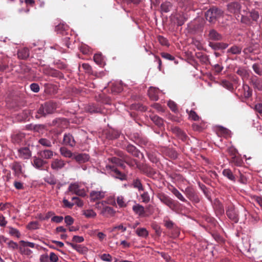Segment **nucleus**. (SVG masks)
Wrapping results in <instances>:
<instances>
[{
  "label": "nucleus",
  "mask_w": 262,
  "mask_h": 262,
  "mask_svg": "<svg viewBox=\"0 0 262 262\" xmlns=\"http://www.w3.org/2000/svg\"><path fill=\"white\" fill-rule=\"evenodd\" d=\"M8 58L5 57L3 59L0 58V71H3L8 68Z\"/></svg>",
  "instance_id": "nucleus-42"
},
{
  "label": "nucleus",
  "mask_w": 262,
  "mask_h": 262,
  "mask_svg": "<svg viewBox=\"0 0 262 262\" xmlns=\"http://www.w3.org/2000/svg\"><path fill=\"white\" fill-rule=\"evenodd\" d=\"M9 233L13 236H15L17 238H19L20 236V233L19 231L16 228L13 227H9Z\"/></svg>",
  "instance_id": "nucleus-54"
},
{
  "label": "nucleus",
  "mask_w": 262,
  "mask_h": 262,
  "mask_svg": "<svg viewBox=\"0 0 262 262\" xmlns=\"http://www.w3.org/2000/svg\"><path fill=\"white\" fill-rule=\"evenodd\" d=\"M121 147L135 157L139 158L141 154L140 151L135 146L130 143L126 145L124 144Z\"/></svg>",
  "instance_id": "nucleus-14"
},
{
  "label": "nucleus",
  "mask_w": 262,
  "mask_h": 262,
  "mask_svg": "<svg viewBox=\"0 0 262 262\" xmlns=\"http://www.w3.org/2000/svg\"><path fill=\"white\" fill-rule=\"evenodd\" d=\"M19 158L24 159H29L32 156V152L28 147H21L18 149Z\"/></svg>",
  "instance_id": "nucleus-15"
},
{
  "label": "nucleus",
  "mask_w": 262,
  "mask_h": 262,
  "mask_svg": "<svg viewBox=\"0 0 262 262\" xmlns=\"http://www.w3.org/2000/svg\"><path fill=\"white\" fill-rule=\"evenodd\" d=\"M90 158L88 154L85 153H74L73 159L75 160L78 164L84 163L89 161Z\"/></svg>",
  "instance_id": "nucleus-12"
},
{
  "label": "nucleus",
  "mask_w": 262,
  "mask_h": 262,
  "mask_svg": "<svg viewBox=\"0 0 262 262\" xmlns=\"http://www.w3.org/2000/svg\"><path fill=\"white\" fill-rule=\"evenodd\" d=\"M28 229L34 230L38 228V223L37 221L31 222L27 226Z\"/></svg>",
  "instance_id": "nucleus-62"
},
{
  "label": "nucleus",
  "mask_w": 262,
  "mask_h": 262,
  "mask_svg": "<svg viewBox=\"0 0 262 262\" xmlns=\"http://www.w3.org/2000/svg\"><path fill=\"white\" fill-rule=\"evenodd\" d=\"M249 16L252 22H257L259 18L258 12L254 9H252L249 12Z\"/></svg>",
  "instance_id": "nucleus-37"
},
{
  "label": "nucleus",
  "mask_w": 262,
  "mask_h": 262,
  "mask_svg": "<svg viewBox=\"0 0 262 262\" xmlns=\"http://www.w3.org/2000/svg\"><path fill=\"white\" fill-rule=\"evenodd\" d=\"M174 18L176 20L175 23L179 26L183 25L186 20V18L183 14H177L174 16Z\"/></svg>",
  "instance_id": "nucleus-31"
},
{
  "label": "nucleus",
  "mask_w": 262,
  "mask_h": 262,
  "mask_svg": "<svg viewBox=\"0 0 262 262\" xmlns=\"http://www.w3.org/2000/svg\"><path fill=\"white\" fill-rule=\"evenodd\" d=\"M242 8L241 4L237 2H232L227 5V10L231 13L238 14Z\"/></svg>",
  "instance_id": "nucleus-11"
},
{
  "label": "nucleus",
  "mask_w": 262,
  "mask_h": 262,
  "mask_svg": "<svg viewBox=\"0 0 262 262\" xmlns=\"http://www.w3.org/2000/svg\"><path fill=\"white\" fill-rule=\"evenodd\" d=\"M43 180L45 182L51 185H55L57 182V180L55 178V176L50 173L49 176H47L43 178Z\"/></svg>",
  "instance_id": "nucleus-36"
},
{
  "label": "nucleus",
  "mask_w": 262,
  "mask_h": 262,
  "mask_svg": "<svg viewBox=\"0 0 262 262\" xmlns=\"http://www.w3.org/2000/svg\"><path fill=\"white\" fill-rule=\"evenodd\" d=\"M48 164L46 160H44L41 157L37 155L33 157V161H32V165L36 169L39 170H48L49 167L47 166L45 168V165Z\"/></svg>",
  "instance_id": "nucleus-6"
},
{
  "label": "nucleus",
  "mask_w": 262,
  "mask_h": 262,
  "mask_svg": "<svg viewBox=\"0 0 262 262\" xmlns=\"http://www.w3.org/2000/svg\"><path fill=\"white\" fill-rule=\"evenodd\" d=\"M137 234L140 237H146L148 235V232L144 228H139L136 230Z\"/></svg>",
  "instance_id": "nucleus-43"
},
{
  "label": "nucleus",
  "mask_w": 262,
  "mask_h": 262,
  "mask_svg": "<svg viewBox=\"0 0 262 262\" xmlns=\"http://www.w3.org/2000/svg\"><path fill=\"white\" fill-rule=\"evenodd\" d=\"M151 120L159 127L162 126L164 124L163 120L157 115H153L150 117Z\"/></svg>",
  "instance_id": "nucleus-39"
},
{
  "label": "nucleus",
  "mask_w": 262,
  "mask_h": 262,
  "mask_svg": "<svg viewBox=\"0 0 262 262\" xmlns=\"http://www.w3.org/2000/svg\"><path fill=\"white\" fill-rule=\"evenodd\" d=\"M238 173L239 174L238 181L242 184H246L248 181L246 176L244 174L242 173L239 170H238Z\"/></svg>",
  "instance_id": "nucleus-55"
},
{
  "label": "nucleus",
  "mask_w": 262,
  "mask_h": 262,
  "mask_svg": "<svg viewBox=\"0 0 262 262\" xmlns=\"http://www.w3.org/2000/svg\"><path fill=\"white\" fill-rule=\"evenodd\" d=\"M172 130L173 133L176 134L182 140H184L186 139L187 136L186 134L179 127H174Z\"/></svg>",
  "instance_id": "nucleus-32"
},
{
  "label": "nucleus",
  "mask_w": 262,
  "mask_h": 262,
  "mask_svg": "<svg viewBox=\"0 0 262 262\" xmlns=\"http://www.w3.org/2000/svg\"><path fill=\"white\" fill-rule=\"evenodd\" d=\"M52 125L59 128H63L67 126V121L64 118H56L53 120Z\"/></svg>",
  "instance_id": "nucleus-18"
},
{
  "label": "nucleus",
  "mask_w": 262,
  "mask_h": 262,
  "mask_svg": "<svg viewBox=\"0 0 262 262\" xmlns=\"http://www.w3.org/2000/svg\"><path fill=\"white\" fill-rule=\"evenodd\" d=\"M159 90L156 88L150 87L148 91V94L151 100L157 101L159 99Z\"/></svg>",
  "instance_id": "nucleus-22"
},
{
  "label": "nucleus",
  "mask_w": 262,
  "mask_h": 262,
  "mask_svg": "<svg viewBox=\"0 0 262 262\" xmlns=\"http://www.w3.org/2000/svg\"><path fill=\"white\" fill-rule=\"evenodd\" d=\"M164 226L168 229H171L174 227V223L168 218L164 219Z\"/></svg>",
  "instance_id": "nucleus-48"
},
{
  "label": "nucleus",
  "mask_w": 262,
  "mask_h": 262,
  "mask_svg": "<svg viewBox=\"0 0 262 262\" xmlns=\"http://www.w3.org/2000/svg\"><path fill=\"white\" fill-rule=\"evenodd\" d=\"M19 244L20 246L19 247V249L21 252H23L25 251V249H24V248L26 247H29L32 248L35 247V244L29 242L20 241L19 242Z\"/></svg>",
  "instance_id": "nucleus-33"
},
{
  "label": "nucleus",
  "mask_w": 262,
  "mask_h": 262,
  "mask_svg": "<svg viewBox=\"0 0 262 262\" xmlns=\"http://www.w3.org/2000/svg\"><path fill=\"white\" fill-rule=\"evenodd\" d=\"M227 152L230 156L231 158L239 154L238 150L233 146H231L228 148Z\"/></svg>",
  "instance_id": "nucleus-49"
},
{
  "label": "nucleus",
  "mask_w": 262,
  "mask_h": 262,
  "mask_svg": "<svg viewBox=\"0 0 262 262\" xmlns=\"http://www.w3.org/2000/svg\"><path fill=\"white\" fill-rule=\"evenodd\" d=\"M226 214L229 219L234 223H237L239 220L238 212L235 209L234 206L232 204H230L227 209Z\"/></svg>",
  "instance_id": "nucleus-7"
},
{
  "label": "nucleus",
  "mask_w": 262,
  "mask_h": 262,
  "mask_svg": "<svg viewBox=\"0 0 262 262\" xmlns=\"http://www.w3.org/2000/svg\"><path fill=\"white\" fill-rule=\"evenodd\" d=\"M60 154L65 158H73L74 153L69 150L65 147H61L60 148Z\"/></svg>",
  "instance_id": "nucleus-30"
},
{
  "label": "nucleus",
  "mask_w": 262,
  "mask_h": 262,
  "mask_svg": "<svg viewBox=\"0 0 262 262\" xmlns=\"http://www.w3.org/2000/svg\"><path fill=\"white\" fill-rule=\"evenodd\" d=\"M157 197L162 204L167 206L172 211H177L178 210L179 202L173 200L166 193L164 192L158 193Z\"/></svg>",
  "instance_id": "nucleus-2"
},
{
  "label": "nucleus",
  "mask_w": 262,
  "mask_h": 262,
  "mask_svg": "<svg viewBox=\"0 0 262 262\" xmlns=\"http://www.w3.org/2000/svg\"><path fill=\"white\" fill-rule=\"evenodd\" d=\"M24 166V164L18 161H14L10 165V167L14 171V176L18 178L20 175H24L25 172L23 169Z\"/></svg>",
  "instance_id": "nucleus-9"
},
{
  "label": "nucleus",
  "mask_w": 262,
  "mask_h": 262,
  "mask_svg": "<svg viewBox=\"0 0 262 262\" xmlns=\"http://www.w3.org/2000/svg\"><path fill=\"white\" fill-rule=\"evenodd\" d=\"M133 185L134 188H137L139 191H143L144 190L141 182L138 179L134 180Z\"/></svg>",
  "instance_id": "nucleus-50"
},
{
  "label": "nucleus",
  "mask_w": 262,
  "mask_h": 262,
  "mask_svg": "<svg viewBox=\"0 0 262 262\" xmlns=\"http://www.w3.org/2000/svg\"><path fill=\"white\" fill-rule=\"evenodd\" d=\"M37 155L41 157L44 160L51 159L53 157V151L49 149L40 150Z\"/></svg>",
  "instance_id": "nucleus-19"
},
{
  "label": "nucleus",
  "mask_w": 262,
  "mask_h": 262,
  "mask_svg": "<svg viewBox=\"0 0 262 262\" xmlns=\"http://www.w3.org/2000/svg\"><path fill=\"white\" fill-rule=\"evenodd\" d=\"M58 257L57 254L54 252H51L49 255V260L50 262H58Z\"/></svg>",
  "instance_id": "nucleus-64"
},
{
  "label": "nucleus",
  "mask_w": 262,
  "mask_h": 262,
  "mask_svg": "<svg viewBox=\"0 0 262 262\" xmlns=\"http://www.w3.org/2000/svg\"><path fill=\"white\" fill-rule=\"evenodd\" d=\"M63 144L65 145L74 147L76 142L74 137L70 134H65L63 139Z\"/></svg>",
  "instance_id": "nucleus-17"
},
{
  "label": "nucleus",
  "mask_w": 262,
  "mask_h": 262,
  "mask_svg": "<svg viewBox=\"0 0 262 262\" xmlns=\"http://www.w3.org/2000/svg\"><path fill=\"white\" fill-rule=\"evenodd\" d=\"M68 26L63 24H59L55 27V30L58 33L63 35Z\"/></svg>",
  "instance_id": "nucleus-41"
},
{
  "label": "nucleus",
  "mask_w": 262,
  "mask_h": 262,
  "mask_svg": "<svg viewBox=\"0 0 262 262\" xmlns=\"http://www.w3.org/2000/svg\"><path fill=\"white\" fill-rule=\"evenodd\" d=\"M83 215L88 218H91L95 217L96 213L93 210H86L84 211Z\"/></svg>",
  "instance_id": "nucleus-57"
},
{
  "label": "nucleus",
  "mask_w": 262,
  "mask_h": 262,
  "mask_svg": "<svg viewBox=\"0 0 262 262\" xmlns=\"http://www.w3.org/2000/svg\"><path fill=\"white\" fill-rule=\"evenodd\" d=\"M223 174L229 180L235 183L236 182V178L235 174L230 169H225L223 171Z\"/></svg>",
  "instance_id": "nucleus-27"
},
{
  "label": "nucleus",
  "mask_w": 262,
  "mask_h": 262,
  "mask_svg": "<svg viewBox=\"0 0 262 262\" xmlns=\"http://www.w3.org/2000/svg\"><path fill=\"white\" fill-rule=\"evenodd\" d=\"M67 244L70 245L73 249L76 250L78 253L81 254H84L88 252V249L84 246L80 245H77L72 243L67 242Z\"/></svg>",
  "instance_id": "nucleus-21"
},
{
  "label": "nucleus",
  "mask_w": 262,
  "mask_h": 262,
  "mask_svg": "<svg viewBox=\"0 0 262 262\" xmlns=\"http://www.w3.org/2000/svg\"><path fill=\"white\" fill-rule=\"evenodd\" d=\"M93 59L94 61L98 64L101 65L103 63V56L101 54H95Z\"/></svg>",
  "instance_id": "nucleus-51"
},
{
  "label": "nucleus",
  "mask_w": 262,
  "mask_h": 262,
  "mask_svg": "<svg viewBox=\"0 0 262 262\" xmlns=\"http://www.w3.org/2000/svg\"><path fill=\"white\" fill-rule=\"evenodd\" d=\"M108 160L109 162L115 164L116 166L120 167L123 169H125L126 168V166L124 164L125 163L122 159H120L119 158L116 157H113L111 158H109L108 159Z\"/></svg>",
  "instance_id": "nucleus-20"
},
{
  "label": "nucleus",
  "mask_w": 262,
  "mask_h": 262,
  "mask_svg": "<svg viewBox=\"0 0 262 262\" xmlns=\"http://www.w3.org/2000/svg\"><path fill=\"white\" fill-rule=\"evenodd\" d=\"M230 162L237 166H241L243 164V161L239 154L231 158Z\"/></svg>",
  "instance_id": "nucleus-35"
},
{
  "label": "nucleus",
  "mask_w": 262,
  "mask_h": 262,
  "mask_svg": "<svg viewBox=\"0 0 262 262\" xmlns=\"http://www.w3.org/2000/svg\"><path fill=\"white\" fill-rule=\"evenodd\" d=\"M242 50V47L234 45L227 50V53L233 55H239L241 53Z\"/></svg>",
  "instance_id": "nucleus-28"
},
{
  "label": "nucleus",
  "mask_w": 262,
  "mask_h": 262,
  "mask_svg": "<svg viewBox=\"0 0 262 262\" xmlns=\"http://www.w3.org/2000/svg\"><path fill=\"white\" fill-rule=\"evenodd\" d=\"M66 165V162L63 160L59 158L53 159L51 162V168L55 171H59L63 168Z\"/></svg>",
  "instance_id": "nucleus-10"
},
{
  "label": "nucleus",
  "mask_w": 262,
  "mask_h": 262,
  "mask_svg": "<svg viewBox=\"0 0 262 262\" xmlns=\"http://www.w3.org/2000/svg\"><path fill=\"white\" fill-rule=\"evenodd\" d=\"M157 39L159 41V42L162 45V46H165L168 47L169 45L168 40L166 38L164 37L163 36L159 35L157 37Z\"/></svg>",
  "instance_id": "nucleus-47"
},
{
  "label": "nucleus",
  "mask_w": 262,
  "mask_h": 262,
  "mask_svg": "<svg viewBox=\"0 0 262 262\" xmlns=\"http://www.w3.org/2000/svg\"><path fill=\"white\" fill-rule=\"evenodd\" d=\"M244 96L246 98H250L252 94L251 89L247 84L243 85Z\"/></svg>",
  "instance_id": "nucleus-40"
},
{
  "label": "nucleus",
  "mask_w": 262,
  "mask_h": 262,
  "mask_svg": "<svg viewBox=\"0 0 262 262\" xmlns=\"http://www.w3.org/2000/svg\"><path fill=\"white\" fill-rule=\"evenodd\" d=\"M117 203L120 208L125 207L126 206L124 198L122 196H119L117 197Z\"/></svg>",
  "instance_id": "nucleus-56"
},
{
  "label": "nucleus",
  "mask_w": 262,
  "mask_h": 262,
  "mask_svg": "<svg viewBox=\"0 0 262 262\" xmlns=\"http://www.w3.org/2000/svg\"><path fill=\"white\" fill-rule=\"evenodd\" d=\"M133 210L134 212L138 215L139 217H147L148 215L146 213L145 208L139 204H136L133 206Z\"/></svg>",
  "instance_id": "nucleus-13"
},
{
  "label": "nucleus",
  "mask_w": 262,
  "mask_h": 262,
  "mask_svg": "<svg viewBox=\"0 0 262 262\" xmlns=\"http://www.w3.org/2000/svg\"><path fill=\"white\" fill-rule=\"evenodd\" d=\"M101 260L105 261L111 262L112 261V257L109 254H103L100 256Z\"/></svg>",
  "instance_id": "nucleus-60"
},
{
  "label": "nucleus",
  "mask_w": 262,
  "mask_h": 262,
  "mask_svg": "<svg viewBox=\"0 0 262 262\" xmlns=\"http://www.w3.org/2000/svg\"><path fill=\"white\" fill-rule=\"evenodd\" d=\"M105 192L103 191L93 190L90 192V197L91 200L95 202L98 200L103 199L105 196Z\"/></svg>",
  "instance_id": "nucleus-16"
},
{
  "label": "nucleus",
  "mask_w": 262,
  "mask_h": 262,
  "mask_svg": "<svg viewBox=\"0 0 262 262\" xmlns=\"http://www.w3.org/2000/svg\"><path fill=\"white\" fill-rule=\"evenodd\" d=\"M38 143L44 147H50L52 144L50 140L46 138H41L38 140Z\"/></svg>",
  "instance_id": "nucleus-45"
},
{
  "label": "nucleus",
  "mask_w": 262,
  "mask_h": 262,
  "mask_svg": "<svg viewBox=\"0 0 262 262\" xmlns=\"http://www.w3.org/2000/svg\"><path fill=\"white\" fill-rule=\"evenodd\" d=\"M184 193L187 198L193 203H198L200 202V200L198 193L192 187H187L184 191Z\"/></svg>",
  "instance_id": "nucleus-5"
},
{
  "label": "nucleus",
  "mask_w": 262,
  "mask_h": 262,
  "mask_svg": "<svg viewBox=\"0 0 262 262\" xmlns=\"http://www.w3.org/2000/svg\"><path fill=\"white\" fill-rule=\"evenodd\" d=\"M57 107V104L52 101L46 102L42 104L37 111L35 117L40 118L46 117L48 114H51L55 112Z\"/></svg>",
  "instance_id": "nucleus-1"
},
{
  "label": "nucleus",
  "mask_w": 262,
  "mask_h": 262,
  "mask_svg": "<svg viewBox=\"0 0 262 262\" xmlns=\"http://www.w3.org/2000/svg\"><path fill=\"white\" fill-rule=\"evenodd\" d=\"M241 22L243 24H245L247 25L250 26L252 25V22L251 19L249 17V15L244 16L242 15L241 17Z\"/></svg>",
  "instance_id": "nucleus-53"
},
{
  "label": "nucleus",
  "mask_w": 262,
  "mask_h": 262,
  "mask_svg": "<svg viewBox=\"0 0 262 262\" xmlns=\"http://www.w3.org/2000/svg\"><path fill=\"white\" fill-rule=\"evenodd\" d=\"M172 193L181 201L189 204V202L184 197L182 194L177 188L172 189Z\"/></svg>",
  "instance_id": "nucleus-34"
},
{
  "label": "nucleus",
  "mask_w": 262,
  "mask_h": 262,
  "mask_svg": "<svg viewBox=\"0 0 262 262\" xmlns=\"http://www.w3.org/2000/svg\"><path fill=\"white\" fill-rule=\"evenodd\" d=\"M29 50L27 48L19 50L17 52L18 57L21 59H26L29 56Z\"/></svg>",
  "instance_id": "nucleus-26"
},
{
  "label": "nucleus",
  "mask_w": 262,
  "mask_h": 262,
  "mask_svg": "<svg viewBox=\"0 0 262 262\" xmlns=\"http://www.w3.org/2000/svg\"><path fill=\"white\" fill-rule=\"evenodd\" d=\"M186 112L189 115V117L192 120L194 121H198L200 119V117L194 111L191 110L189 111L188 110H186Z\"/></svg>",
  "instance_id": "nucleus-46"
},
{
  "label": "nucleus",
  "mask_w": 262,
  "mask_h": 262,
  "mask_svg": "<svg viewBox=\"0 0 262 262\" xmlns=\"http://www.w3.org/2000/svg\"><path fill=\"white\" fill-rule=\"evenodd\" d=\"M236 73L241 76L243 78L247 77V72L243 68H239L236 71Z\"/></svg>",
  "instance_id": "nucleus-59"
},
{
  "label": "nucleus",
  "mask_w": 262,
  "mask_h": 262,
  "mask_svg": "<svg viewBox=\"0 0 262 262\" xmlns=\"http://www.w3.org/2000/svg\"><path fill=\"white\" fill-rule=\"evenodd\" d=\"M167 105L170 109L174 113H176L178 111L177 105V104L173 101H169Z\"/></svg>",
  "instance_id": "nucleus-58"
},
{
  "label": "nucleus",
  "mask_w": 262,
  "mask_h": 262,
  "mask_svg": "<svg viewBox=\"0 0 262 262\" xmlns=\"http://www.w3.org/2000/svg\"><path fill=\"white\" fill-rule=\"evenodd\" d=\"M252 83L255 89L262 91V79L255 77L252 79Z\"/></svg>",
  "instance_id": "nucleus-29"
},
{
  "label": "nucleus",
  "mask_w": 262,
  "mask_h": 262,
  "mask_svg": "<svg viewBox=\"0 0 262 262\" xmlns=\"http://www.w3.org/2000/svg\"><path fill=\"white\" fill-rule=\"evenodd\" d=\"M141 198L143 202L147 203L150 201V197L147 192H144L141 194Z\"/></svg>",
  "instance_id": "nucleus-61"
},
{
  "label": "nucleus",
  "mask_w": 262,
  "mask_h": 262,
  "mask_svg": "<svg viewBox=\"0 0 262 262\" xmlns=\"http://www.w3.org/2000/svg\"><path fill=\"white\" fill-rule=\"evenodd\" d=\"M114 152L116 156H118L120 159H122L124 162L130 167H134L136 165L137 161L131 158L123 151L118 149H115Z\"/></svg>",
  "instance_id": "nucleus-4"
},
{
  "label": "nucleus",
  "mask_w": 262,
  "mask_h": 262,
  "mask_svg": "<svg viewBox=\"0 0 262 262\" xmlns=\"http://www.w3.org/2000/svg\"><path fill=\"white\" fill-rule=\"evenodd\" d=\"M252 69L256 74L259 76L262 75V65L258 63H254L252 66Z\"/></svg>",
  "instance_id": "nucleus-44"
},
{
  "label": "nucleus",
  "mask_w": 262,
  "mask_h": 262,
  "mask_svg": "<svg viewBox=\"0 0 262 262\" xmlns=\"http://www.w3.org/2000/svg\"><path fill=\"white\" fill-rule=\"evenodd\" d=\"M106 168L107 169L111 170V175L115 178L118 179L121 181L126 180V175L119 170L115 166L108 165L106 166Z\"/></svg>",
  "instance_id": "nucleus-8"
},
{
  "label": "nucleus",
  "mask_w": 262,
  "mask_h": 262,
  "mask_svg": "<svg viewBox=\"0 0 262 262\" xmlns=\"http://www.w3.org/2000/svg\"><path fill=\"white\" fill-rule=\"evenodd\" d=\"M213 238L219 243H223L224 242V238L218 233H214L212 234Z\"/></svg>",
  "instance_id": "nucleus-63"
},
{
  "label": "nucleus",
  "mask_w": 262,
  "mask_h": 262,
  "mask_svg": "<svg viewBox=\"0 0 262 262\" xmlns=\"http://www.w3.org/2000/svg\"><path fill=\"white\" fill-rule=\"evenodd\" d=\"M208 37L209 39L212 40H221L222 39V35L214 29H211L209 31Z\"/></svg>",
  "instance_id": "nucleus-24"
},
{
  "label": "nucleus",
  "mask_w": 262,
  "mask_h": 262,
  "mask_svg": "<svg viewBox=\"0 0 262 262\" xmlns=\"http://www.w3.org/2000/svg\"><path fill=\"white\" fill-rule=\"evenodd\" d=\"M86 111L91 113L101 112V108L95 104L89 105L86 107Z\"/></svg>",
  "instance_id": "nucleus-38"
},
{
  "label": "nucleus",
  "mask_w": 262,
  "mask_h": 262,
  "mask_svg": "<svg viewBox=\"0 0 262 262\" xmlns=\"http://www.w3.org/2000/svg\"><path fill=\"white\" fill-rule=\"evenodd\" d=\"M78 189L79 186L76 183L70 184L68 188L69 191L72 194H76Z\"/></svg>",
  "instance_id": "nucleus-52"
},
{
  "label": "nucleus",
  "mask_w": 262,
  "mask_h": 262,
  "mask_svg": "<svg viewBox=\"0 0 262 262\" xmlns=\"http://www.w3.org/2000/svg\"><path fill=\"white\" fill-rule=\"evenodd\" d=\"M101 213L106 216H113L116 213V211L111 207L104 206L103 207Z\"/></svg>",
  "instance_id": "nucleus-23"
},
{
  "label": "nucleus",
  "mask_w": 262,
  "mask_h": 262,
  "mask_svg": "<svg viewBox=\"0 0 262 262\" xmlns=\"http://www.w3.org/2000/svg\"><path fill=\"white\" fill-rule=\"evenodd\" d=\"M223 15V11L222 9L215 6L210 7L205 13L206 20L213 24H214Z\"/></svg>",
  "instance_id": "nucleus-3"
},
{
  "label": "nucleus",
  "mask_w": 262,
  "mask_h": 262,
  "mask_svg": "<svg viewBox=\"0 0 262 262\" xmlns=\"http://www.w3.org/2000/svg\"><path fill=\"white\" fill-rule=\"evenodd\" d=\"M172 7V4L171 2L167 1L162 3L160 6L161 11L164 13H167L171 11Z\"/></svg>",
  "instance_id": "nucleus-25"
}]
</instances>
